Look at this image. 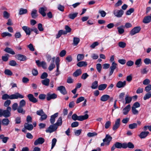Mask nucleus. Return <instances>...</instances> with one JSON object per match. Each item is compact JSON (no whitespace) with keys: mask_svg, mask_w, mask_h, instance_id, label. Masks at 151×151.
I'll return each instance as SVG.
<instances>
[{"mask_svg":"<svg viewBox=\"0 0 151 151\" xmlns=\"http://www.w3.org/2000/svg\"><path fill=\"white\" fill-rule=\"evenodd\" d=\"M1 36L3 37H5L6 36L11 37L12 36V35L9 32H4L2 33L1 34Z\"/></svg>","mask_w":151,"mask_h":151,"instance_id":"42","label":"nucleus"},{"mask_svg":"<svg viewBox=\"0 0 151 151\" xmlns=\"http://www.w3.org/2000/svg\"><path fill=\"white\" fill-rule=\"evenodd\" d=\"M114 14L117 17L120 18L122 17L124 13V11L122 9L118 10L116 9L114 10Z\"/></svg>","mask_w":151,"mask_h":151,"instance_id":"5","label":"nucleus"},{"mask_svg":"<svg viewBox=\"0 0 151 151\" xmlns=\"http://www.w3.org/2000/svg\"><path fill=\"white\" fill-rule=\"evenodd\" d=\"M97 135V134L96 132H88L87 134V136L88 137H91L93 136H96Z\"/></svg>","mask_w":151,"mask_h":151,"instance_id":"60","label":"nucleus"},{"mask_svg":"<svg viewBox=\"0 0 151 151\" xmlns=\"http://www.w3.org/2000/svg\"><path fill=\"white\" fill-rule=\"evenodd\" d=\"M64 7L61 4H59L58 6V9L61 12H63L64 9Z\"/></svg>","mask_w":151,"mask_h":151,"instance_id":"64","label":"nucleus"},{"mask_svg":"<svg viewBox=\"0 0 151 151\" xmlns=\"http://www.w3.org/2000/svg\"><path fill=\"white\" fill-rule=\"evenodd\" d=\"M117 64H116L115 62H113L110 68V70L109 73V76H110L112 75L114 70L117 68Z\"/></svg>","mask_w":151,"mask_h":151,"instance_id":"7","label":"nucleus"},{"mask_svg":"<svg viewBox=\"0 0 151 151\" xmlns=\"http://www.w3.org/2000/svg\"><path fill=\"white\" fill-rule=\"evenodd\" d=\"M132 110L134 114L136 115L138 114V111L136 109V108L132 107Z\"/></svg>","mask_w":151,"mask_h":151,"instance_id":"62","label":"nucleus"},{"mask_svg":"<svg viewBox=\"0 0 151 151\" xmlns=\"http://www.w3.org/2000/svg\"><path fill=\"white\" fill-rule=\"evenodd\" d=\"M99 13L101 14V16L102 17H105L106 14V13L104 11L101 10H99Z\"/></svg>","mask_w":151,"mask_h":151,"instance_id":"57","label":"nucleus"},{"mask_svg":"<svg viewBox=\"0 0 151 151\" xmlns=\"http://www.w3.org/2000/svg\"><path fill=\"white\" fill-rule=\"evenodd\" d=\"M9 65L11 66H14L17 65V63L14 60H12L9 61Z\"/></svg>","mask_w":151,"mask_h":151,"instance_id":"56","label":"nucleus"},{"mask_svg":"<svg viewBox=\"0 0 151 151\" xmlns=\"http://www.w3.org/2000/svg\"><path fill=\"white\" fill-rule=\"evenodd\" d=\"M151 21V17L150 16H147L145 17L143 20V22L145 24H147L150 22Z\"/></svg>","mask_w":151,"mask_h":151,"instance_id":"25","label":"nucleus"},{"mask_svg":"<svg viewBox=\"0 0 151 151\" xmlns=\"http://www.w3.org/2000/svg\"><path fill=\"white\" fill-rule=\"evenodd\" d=\"M45 142V139L41 137H39L34 142L35 145H38L42 144Z\"/></svg>","mask_w":151,"mask_h":151,"instance_id":"9","label":"nucleus"},{"mask_svg":"<svg viewBox=\"0 0 151 151\" xmlns=\"http://www.w3.org/2000/svg\"><path fill=\"white\" fill-rule=\"evenodd\" d=\"M50 82V79L47 78H46L41 81L42 84L46 86H48L49 85Z\"/></svg>","mask_w":151,"mask_h":151,"instance_id":"28","label":"nucleus"},{"mask_svg":"<svg viewBox=\"0 0 151 151\" xmlns=\"http://www.w3.org/2000/svg\"><path fill=\"white\" fill-rule=\"evenodd\" d=\"M107 86V84H101L99 86L98 89L101 91L103 90L106 88Z\"/></svg>","mask_w":151,"mask_h":151,"instance_id":"34","label":"nucleus"},{"mask_svg":"<svg viewBox=\"0 0 151 151\" xmlns=\"http://www.w3.org/2000/svg\"><path fill=\"white\" fill-rule=\"evenodd\" d=\"M4 73L6 75L11 76L12 75V72L8 69H6L4 72Z\"/></svg>","mask_w":151,"mask_h":151,"instance_id":"46","label":"nucleus"},{"mask_svg":"<svg viewBox=\"0 0 151 151\" xmlns=\"http://www.w3.org/2000/svg\"><path fill=\"white\" fill-rule=\"evenodd\" d=\"M81 73V69H78L73 73V76L75 77H77L80 75Z\"/></svg>","mask_w":151,"mask_h":151,"instance_id":"38","label":"nucleus"},{"mask_svg":"<svg viewBox=\"0 0 151 151\" xmlns=\"http://www.w3.org/2000/svg\"><path fill=\"white\" fill-rule=\"evenodd\" d=\"M10 122L9 119L7 118H5L2 119V122L3 125L4 126L8 125Z\"/></svg>","mask_w":151,"mask_h":151,"instance_id":"32","label":"nucleus"},{"mask_svg":"<svg viewBox=\"0 0 151 151\" xmlns=\"http://www.w3.org/2000/svg\"><path fill=\"white\" fill-rule=\"evenodd\" d=\"M22 107L19 106L17 109V110L19 113L24 114L25 113V111L23 110Z\"/></svg>","mask_w":151,"mask_h":151,"instance_id":"40","label":"nucleus"},{"mask_svg":"<svg viewBox=\"0 0 151 151\" xmlns=\"http://www.w3.org/2000/svg\"><path fill=\"white\" fill-rule=\"evenodd\" d=\"M134 12V9L132 8H130L129 10H128L126 12V14L127 15H130L132 13Z\"/></svg>","mask_w":151,"mask_h":151,"instance_id":"58","label":"nucleus"},{"mask_svg":"<svg viewBox=\"0 0 151 151\" xmlns=\"http://www.w3.org/2000/svg\"><path fill=\"white\" fill-rule=\"evenodd\" d=\"M27 97L29 100L33 103H35L37 102L38 100L32 94H29L27 95Z\"/></svg>","mask_w":151,"mask_h":151,"instance_id":"12","label":"nucleus"},{"mask_svg":"<svg viewBox=\"0 0 151 151\" xmlns=\"http://www.w3.org/2000/svg\"><path fill=\"white\" fill-rule=\"evenodd\" d=\"M137 127V124L136 123H133L129 125V128L131 129H133L136 128Z\"/></svg>","mask_w":151,"mask_h":151,"instance_id":"39","label":"nucleus"},{"mask_svg":"<svg viewBox=\"0 0 151 151\" xmlns=\"http://www.w3.org/2000/svg\"><path fill=\"white\" fill-rule=\"evenodd\" d=\"M80 40L79 38L77 37H74L73 38V45L75 46L77 45L79 42Z\"/></svg>","mask_w":151,"mask_h":151,"instance_id":"36","label":"nucleus"},{"mask_svg":"<svg viewBox=\"0 0 151 151\" xmlns=\"http://www.w3.org/2000/svg\"><path fill=\"white\" fill-rule=\"evenodd\" d=\"M98 86V82L96 81L92 83L91 87L93 89H96L97 88Z\"/></svg>","mask_w":151,"mask_h":151,"instance_id":"35","label":"nucleus"},{"mask_svg":"<svg viewBox=\"0 0 151 151\" xmlns=\"http://www.w3.org/2000/svg\"><path fill=\"white\" fill-rule=\"evenodd\" d=\"M123 2L121 0H119L114 5L115 7H118L121 6Z\"/></svg>","mask_w":151,"mask_h":151,"instance_id":"59","label":"nucleus"},{"mask_svg":"<svg viewBox=\"0 0 151 151\" xmlns=\"http://www.w3.org/2000/svg\"><path fill=\"white\" fill-rule=\"evenodd\" d=\"M142 59L141 58H139L137 60L135 63V64L137 65V67H139L142 64Z\"/></svg>","mask_w":151,"mask_h":151,"instance_id":"43","label":"nucleus"},{"mask_svg":"<svg viewBox=\"0 0 151 151\" xmlns=\"http://www.w3.org/2000/svg\"><path fill=\"white\" fill-rule=\"evenodd\" d=\"M58 126L55 124L50 126L48 129L46 130L47 132L52 133L55 131L57 129Z\"/></svg>","mask_w":151,"mask_h":151,"instance_id":"4","label":"nucleus"},{"mask_svg":"<svg viewBox=\"0 0 151 151\" xmlns=\"http://www.w3.org/2000/svg\"><path fill=\"white\" fill-rule=\"evenodd\" d=\"M132 100L131 97L126 96L125 98V104H129L130 103Z\"/></svg>","mask_w":151,"mask_h":151,"instance_id":"45","label":"nucleus"},{"mask_svg":"<svg viewBox=\"0 0 151 151\" xmlns=\"http://www.w3.org/2000/svg\"><path fill=\"white\" fill-rule=\"evenodd\" d=\"M22 29L25 32L27 35H29L31 34V28L28 27L24 26L22 27Z\"/></svg>","mask_w":151,"mask_h":151,"instance_id":"16","label":"nucleus"},{"mask_svg":"<svg viewBox=\"0 0 151 151\" xmlns=\"http://www.w3.org/2000/svg\"><path fill=\"white\" fill-rule=\"evenodd\" d=\"M124 148H126L128 147L129 148L133 149L134 147V145L131 142H129L128 143H124Z\"/></svg>","mask_w":151,"mask_h":151,"instance_id":"23","label":"nucleus"},{"mask_svg":"<svg viewBox=\"0 0 151 151\" xmlns=\"http://www.w3.org/2000/svg\"><path fill=\"white\" fill-rule=\"evenodd\" d=\"M36 63L38 67L42 66L44 69H46L47 68L46 63L44 61L40 62L39 60H37L36 61Z\"/></svg>","mask_w":151,"mask_h":151,"instance_id":"13","label":"nucleus"},{"mask_svg":"<svg viewBox=\"0 0 151 151\" xmlns=\"http://www.w3.org/2000/svg\"><path fill=\"white\" fill-rule=\"evenodd\" d=\"M151 97V93L149 92L146 94L144 96L143 99L144 100H146Z\"/></svg>","mask_w":151,"mask_h":151,"instance_id":"48","label":"nucleus"},{"mask_svg":"<svg viewBox=\"0 0 151 151\" xmlns=\"http://www.w3.org/2000/svg\"><path fill=\"white\" fill-rule=\"evenodd\" d=\"M118 45L120 47L124 48L126 46V44L124 42H119Z\"/></svg>","mask_w":151,"mask_h":151,"instance_id":"51","label":"nucleus"},{"mask_svg":"<svg viewBox=\"0 0 151 151\" xmlns=\"http://www.w3.org/2000/svg\"><path fill=\"white\" fill-rule=\"evenodd\" d=\"M16 58L20 61H24L26 60V56L21 54H18L17 55Z\"/></svg>","mask_w":151,"mask_h":151,"instance_id":"24","label":"nucleus"},{"mask_svg":"<svg viewBox=\"0 0 151 151\" xmlns=\"http://www.w3.org/2000/svg\"><path fill=\"white\" fill-rule=\"evenodd\" d=\"M87 65V63L86 62L82 61L78 62L77 65L79 67H82L83 66H86Z\"/></svg>","mask_w":151,"mask_h":151,"instance_id":"31","label":"nucleus"},{"mask_svg":"<svg viewBox=\"0 0 151 151\" xmlns=\"http://www.w3.org/2000/svg\"><path fill=\"white\" fill-rule=\"evenodd\" d=\"M141 29V27L139 26L134 27L130 32V35L132 36L139 33Z\"/></svg>","mask_w":151,"mask_h":151,"instance_id":"6","label":"nucleus"},{"mask_svg":"<svg viewBox=\"0 0 151 151\" xmlns=\"http://www.w3.org/2000/svg\"><path fill=\"white\" fill-rule=\"evenodd\" d=\"M12 109L10 107H8L6 110H3L0 109V117L4 116L5 118H8L11 115V111Z\"/></svg>","mask_w":151,"mask_h":151,"instance_id":"2","label":"nucleus"},{"mask_svg":"<svg viewBox=\"0 0 151 151\" xmlns=\"http://www.w3.org/2000/svg\"><path fill=\"white\" fill-rule=\"evenodd\" d=\"M27 12V10L26 9L22 8H20L19 10V14L22 15L26 14Z\"/></svg>","mask_w":151,"mask_h":151,"instance_id":"41","label":"nucleus"},{"mask_svg":"<svg viewBox=\"0 0 151 151\" xmlns=\"http://www.w3.org/2000/svg\"><path fill=\"white\" fill-rule=\"evenodd\" d=\"M84 58V55L83 54H78L77 56L78 61H79L83 59Z\"/></svg>","mask_w":151,"mask_h":151,"instance_id":"47","label":"nucleus"},{"mask_svg":"<svg viewBox=\"0 0 151 151\" xmlns=\"http://www.w3.org/2000/svg\"><path fill=\"white\" fill-rule=\"evenodd\" d=\"M11 103V101L9 100H7L5 101L4 104V106L5 107H9V106L10 105Z\"/></svg>","mask_w":151,"mask_h":151,"instance_id":"54","label":"nucleus"},{"mask_svg":"<svg viewBox=\"0 0 151 151\" xmlns=\"http://www.w3.org/2000/svg\"><path fill=\"white\" fill-rule=\"evenodd\" d=\"M9 139L8 137H4L3 134H2L0 135V139H1L4 143H6Z\"/></svg>","mask_w":151,"mask_h":151,"instance_id":"29","label":"nucleus"},{"mask_svg":"<svg viewBox=\"0 0 151 151\" xmlns=\"http://www.w3.org/2000/svg\"><path fill=\"white\" fill-rule=\"evenodd\" d=\"M78 14V13L77 12L73 14H70L68 15V17L70 19H73L77 17Z\"/></svg>","mask_w":151,"mask_h":151,"instance_id":"37","label":"nucleus"},{"mask_svg":"<svg viewBox=\"0 0 151 151\" xmlns=\"http://www.w3.org/2000/svg\"><path fill=\"white\" fill-rule=\"evenodd\" d=\"M116 148L118 149H120L121 148H124V143H122L119 142H116L114 144Z\"/></svg>","mask_w":151,"mask_h":151,"instance_id":"26","label":"nucleus"},{"mask_svg":"<svg viewBox=\"0 0 151 151\" xmlns=\"http://www.w3.org/2000/svg\"><path fill=\"white\" fill-rule=\"evenodd\" d=\"M112 137L109 134H106L104 139H103L104 142H105V144L107 145H109L110 142L111 140Z\"/></svg>","mask_w":151,"mask_h":151,"instance_id":"10","label":"nucleus"},{"mask_svg":"<svg viewBox=\"0 0 151 151\" xmlns=\"http://www.w3.org/2000/svg\"><path fill=\"white\" fill-rule=\"evenodd\" d=\"M131 109L130 105L129 104L126 106L123 110V113L124 115L127 114Z\"/></svg>","mask_w":151,"mask_h":151,"instance_id":"18","label":"nucleus"},{"mask_svg":"<svg viewBox=\"0 0 151 151\" xmlns=\"http://www.w3.org/2000/svg\"><path fill=\"white\" fill-rule=\"evenodd\" d=\"M57 90L59 91L62 94L65 95L67 93L65 87L63 86H60L57 88Z\"/></svg>","mask_w":151,"mask_h":151,"instance_id":"14","label":"nucleus"},{"mask_svg":"<svg viewBox=\"0 0 151 151\" xmlns=\"http://www.w3.org/2000/svg\"><path fill=\"white\" fill-rule=\"evenodd\" d=\"M4 51L6 52L9 53L12 55H14L15 54L14 52L11 48L6 47L4 50Z\"/></svg>","mask_w":151,"mask_h":151,"instance_id":"30","label":"nucleus"},{"mask_svg":"<svg viewBox=\"0 0 151 151\" xmlns=\"http://www.w3.org/2000/svg\"><path fill=\"white\" fill-rule=\"evenodd\" d=\"M88 117V115L87 114H86L84 116H78L76 114H74L72 116V119L74 121L78 120L80 121H82L87 119Z\"/></svg>","mask_w":151,"mask_h":151,"instance_id":"3","label":"nucleus"},{"mask_svg":"<svg viewBox=\"0 0 151 151\" xmlns=\"http://www.w3.org/2000/svg\"><path fill=\"white\" fill-rule=\"evenodd\" d=\"M124 27L123 25L117 28L118 32L119 34H122L124 32Z\"/></svg>","mask_w":151,"mask_h":151,"instance_id":"33","label":"nucleus"},{"mask_svg":"<svg viewBox=\"0 0 151 151\" xmlns=\"http://www.w3.org/2000/svg\"><path fill=\"white\" fill-rule=\"evenodd\" d=\"M59 58L58 57L56 59L55 63L56 65L57 70H58V69L59 68Z\"/></svg>","mask_w":151,"mask_h":151,"instance_id":"55","label":"nucleus"},{"mask_svg":"<svg viewBox=\"0 0 151 151\" xmlns=\"http://www.w3.org/2000/svg\"><path fill=\"white\" fill-rule=\"evenodd\" d=\"M24 127L25 129L29 131H31L33 128V125L32 124H29V123H25Z\"/></svg>","mask_w":151,"mask_h":151,"instance_id":"19","label":"nucleus"},{"mask_svg":"<svg viewBox=\"0 0 151 151\" xmlns=\"http://www.w3.org/2000/svg\"><path fill=\"white\" fill-rule=\"evenodd\" d=\"M126 85V81H124L122 82L121 81H118L116 84V87L118 88L124 87Z\"/></svg>","mask_w":151,"mask_h":151,"instance_id":"17","label":"nucleus"},{"mask_svg":"<svg viewBox=\"0 0 151 151\" xmlns=\"http://www.w3.org/2000/svg\"><path fill=\"white\" fill-rule=\"evenodd\" d=\"M110 98V96L106 94L103 95L101 97L100 100L102 101H107Z\"/></svg>","mask_w":151,"mask_h":151,"instance_id":"27","label":"nucleus"},{"mask_svg":"<svg viewBox=\"0 0 151 151\" xmlns=\"http://www.w3.org/2000/svg\"><path fill=\"white\" fill-rule=\"evenodd\" d=\"M47 74L46 73L44 72L40 76V78L42 79H45L47 78Z\"/></svg>","mask_w":151,"mask_h":151,"instance_id":"61","label":"nucleus"},{"mask_svg":"<svg viewBox=\"0 0 151 151\" xmlns=\"http://www.w3.org/2000/svg\"><path fill=\"white\" fill-rule=\"evenodd\" d=\"M47 115L44 113L41 116L40 120L41 121H42L45 120L47 117Z\"/></svg>","mask_w":151,"mask_h":151,"instance_id":"53","label":"nucleus"},{"mask_svg":"<svg viewBox=\"0 0 151 151\" xmlns=\"http://www.w3.org/2000/svg\"><path fill=\"white\" fill-rule=\"evenodd\" d=\"M134 62L133 61L130 60L128 61L126 63V65L129 67H131L134 64Z\"/></svg>","mask_w":151,"mask_h":151,"instance_id":"63","label":"nucleus"},{"mask_svg":"<svg viewBox=\"0 0 151 151\" xmlns=\"http://www.w3.org/2000/svg\"><path fill=\"white\" fill-rule=\"evenodd\" d=\"M120 119H117L115 121L114 124L113 126L112 129L113 130H116L120 126Z\"/></svg>","mask_w":151,"mask_h":151,"instance_id":"11","label":"nucleus"},{"mask_svg":"<svg viewBox=\"0 0 151 151\" xmlns=\"http://www.w3.org/2000/svg\"><path fill=\"white\" fill-rule=\"evenodd\" d=\"M57 97V95L55 93L51 94L48 93L47 94L46 99L47 101H50L51 99H54Z\"/></svg>","mask_w":151,"mask_h":151,"instance_id":"8","label":"nucleus"},{"mask_svg":"<svg viewBox=\"0 0 151 151\" xmlns=\"http://www.w3.org/2000/svg\"><path fill=\"white\" fill-rule=\"evenodd\" d=\"M85 100V98L84 97L81 96L78 98L76 101V103L78 104L80 102H81Z\"/></svg>","mask_w":151,"mask_h":151,"instance_id":"49","label":"nucleus"},{"mask_svg":"<svg viewBox=\"0 0 151 151\" xmlns=\"http://www.w3.org/2000/svg\"><path fill=\"white\" fill-rule=\"evenodd\" d=\"M47 10V9L45 7H40L39 9V12L43 17H44L46 15V13H45V12Z\"/></svg>","mask_w":151,"mask_h":151,"instance_id":"15","label":"nucleus"},{"mask_svg":"<svg viewBox=\"0 0 151 151\" xmlns=\"http://www.w3.org/2000/svg\"><path fill=\"white\" fill-rule=\"evenodd\" d=\"M31 15L32 18L36 19L38 16L37 10L35 9H33L31 12Z\"/></svg>","mask_w":151,"mask_h":151,"instance_id":"20","label":"nucleus"},{"mask_svg":"<svg viewBox=\"0 0 151 151\" xmlns=\"http://www.w3.org/2000/svg\"><path fill=\"white\" fill-rule=\"evenodd\" d=\"M26 103L24 99H22L19 102V106L23 107L25 105Z\"/></svg>","mask_w":151,"mask_h":151,"instance_id":"50","label":"nucleus"},{"mask_svg":"<svg viewBox=\"0 0 151 151\" xmlns=\"http://www.w3.org/2000/svg\"><path fill=\"white\" fill-rule=\"evenodd\" d=\"M62 121L61 117H60L58 119L57 122L55 123L58 126H60L62 124Z\"/></svg>","mask_w":151,"mask_h":151,"instance_id":"44","label":"nucleus"},{"mask_svg":"<svg viewBox=\"0 0 151 151\" xmlns=\"http://www.w3.org/2000/svg\"><path fill=\"white\" fill-rule=\"evenodd\" d=\"M149 133V132L148 131L142 132L140 133L139 136L141 139L145 138L147 137Z\"/></svg>","mask_w":151,"mask_h":151,"instance_id":"21","label":"nucleus"},{"mask_svg":"<svg viewBox=\"0 0 151 151\" xmlns=\"http://www.w3.org/2000/svg\"><path fill=\"white\" fill-rule=\"evenodd\" d=\"M58 113H56L53 115L51 116L50 119V122L51 124H53L55 121V119L58 116Z\"/></svg>","mask_w":151,"mask_h":151,"instance_id":"22","label":"nucleus"},{"mask_svg":"<svg viewBox=\"0 0 151 151\" xmlns=\"http://www.w3.org/2000/svg\"><path fill=\"white\" fill-rule=\"evenodd\" d=\"M57 142V139L56 138H54L52 140V146L51 149H52L55 146Z\"/></svg>","mask_w":151,"mask_h":151,"instance_id":"52","label":"nucleus"},{"mask_svg":"<svg viewBox=\"0 0 151 151\" xmlns=\"http://www.w3.org/2000/svg\"><path fill=\"white\" fill-rule=\"evenodd\" d=\"M24 96L18 92H16L14 94L9 96L6 93L3 95L2 96V99L6 100L8 99H23Z\"/></svg>","mask_w":151,"mask_h":151,"instance_id":"1","label":"nucleus"}]
</instances>
